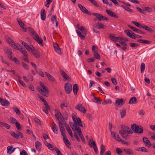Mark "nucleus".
<instances>
[{"mask_svg": "<svg viewBox=\"0 0 155 155\" xmlns=\"http://www.w3.org/2000/svg\"><path fill=\"white\" fill-rule=\"evenodd\" d=\"M70 126L73 130L77 131L79 133L78 135L81 139L83 143L85 144H86V142L84 137L83 135L81 133V130L79 127L75 126L74 123L72 122L70 123Z\"/></svg>", "mask_w": 155, "mask_h": 155, "instance_id": "nucleus-1", "label": "nucleus"}, {"mask_svg": "<svg viewBox=\"0 0 155 155\" xmlns=\"http://www.w3.org/2000/svg\"><path fill=\"white\" fill-rule=\"evenodd\" d=\"M131 128L135 133L142 134L143 132V128L141 126L137 125L135 124L131 125Z\"/></svg>", "mask_w": 155, "mask_h": 155, "instance_id": "nucleus-2", "label": "nucleus"}, {"mask_svg": "<svg viewBox=\"0 0 155 155\" xmlns=\"http://www.w3.org/2000/svg\"><path fill=\"white\" fill-rule=\"evenodd\" d=\"M40 84L42 88L43 89H40V90H38V91L40 92V91L41 94L43 96L46 97L48 96V93L49 92V90L47 89L46 86H45L44 84L41 82V81L40 82Z\"/></svg>", "mask_w": 155, "mask_h": 155, "instance_id": "nucleus-3", "label": "nucleus"}, {"mask_svg": "<svg viewBox=\"0 0 155 155\" xmlns=\"http://www.w3.org/2000/svg\"><path fill=\"white\" fill-rule=\"evenodd\" d=\"M121 129L119 130V133H126L130 134H133L132 131L129 127L124 125H122L121 127Z\"/></svg>", "mask_w": 155, "mask_h": 155, "instance_id": "nucleus-4", "label": "nucleus"}, {"mask_svg": "<svg viewBox=\"0 0 155 155\" xmlns=\"http://www.w3.org/2000/svg\"><path fill=\"white\" fill-rule=\"evenodd\" d=\"M88 145L91 148H92L93 147L96 153L98 154V150L96 144L92 138L91 139L89 140Z\"/></svg>", "mask_w": 155, "mask_h": 155, "instance_id": "nucleus-5", "label": "nucleus"}, {"mask_svg": "<svg viewBox=\"0 0 155 155\" xmlns=\"http://www.w3.org/2000/svg\"><path fill=\"white\" fill-rule=\"evenodd\" d=\"M55 116L57 120L59 121V122H60L61 123L65 124V122L64 120V118L61 113L59 111L57 110V112L55 114Z\"/></svg>", "mask_w": 155, "mask_h": 155, "instance_id": "nucleus-6", "label": "nucleus"}, {"mask_svg": "<svg viewBox=\"0 0 155 155\" xmlns=\"http://www.w3.org/2000/svg\"><path fill=\"white\" fill-rule=\"evenodd\" d=\"M64 88L66 93L69 94L72 91V86L70 83H67L65 84Z\"/></svg>", "mask_w": 155, "mask_h": 155, "instance_id": "nucleus-7", "label": "nucleus"}, {"mask_svg": "<svg viewBox=\"0 0 155 155\" xmlns=\"http://www.w3.org/2000/svg\"><path fill=\"white\" fill-rule=\"evenodd\" d=\"M75 108L81 111V112L85 114L86 112V110L84 107L81 104H79L75 106Z\"/></svg>", "mask_w": 155, "mask_h": 155, "instance_id": "nucleus-8", "label": "nucleus"}, {"mask_svg": "<svg viewBox=\"0 0 155 155\" xmlns=\"http://www.w3.org/2000/svg\"><path fill=\"white\" fill-rule=\"evenodd\" d=\"M128 26L129 28L131 29L133 31L139 34H144L145 33L143 32H142L141 30L140 29H137L135 27H134L133 26H132L130 25H128Z\"/></svg>", "mask_w": 155, "mask_h": 155, "instance_id": "nucleus-9", "label": "nucleus"}, {"mask_svg": "<svg viewBox=\"0 0 155 155\" xmlns=\"http://www.w3.org/2000/svg\"><path fill=\"white\" fill-rule=\"evenodd\" d=\"M106 11L108 15L111 17H114L116 18H117L118 17V16L116 14L110 10L106 9Z\"/></svg>", "mask_w": 155, "mask_h": 155, "instance_id": "nucleus-10", "label": "nucleus"}, {"mask_svg": "<svg viewBox=\"0 0 155 155\" xmlns=\"http://www.w3.org/2000/svg\"><path fill=\"white\" fill-rule=\"evenodd\" d=\"M54 47L55 51L59 54H61V48L59 47L58 44L56 43H54Z\"/></svg>", "mask_w": 155, "mask_h": 155, "instance_id": "nucleus-11", "label": "nucleus"}, {"mask_svg": "<svg viewBox=\"0 0 155 155\" xmlns=\"http://www.w3.org/2000/svg\"><path fill=\"white\" fill-rule=\"evenodd\" d=\"M17 20L20 26L24 30L25 32H26L27 28L25 27V25L23 22L19 18H17Z\"/></svg>", "mask_w": 155, "mask_h": 155, "instance_id": "nucleus-12", "label": "nucleus"}, {"mask_svg": "<svg viewBox=\"0 0 155 155\" xmlns=\"http://www.w3.org/2000/svg\"><path fill=\"white\" fill-rule=\"evenodd\" d=\"M124 104L122 99H117L116 100L114 105L116 106H118L119 105H122Z\"/></svg>", "mask_w": 155, "mask_h": 155, "instance_id": "nucleus-13", "label": "nucleus"}, {"mask_svg": "<svg viewBox=\"0 0 155 155\" xmlns=\"http://www.w3.org/2000/svg\"><path fill=\"white\" fill-rule=\"evenodd\" d=\"M60 73L61 75L63 78L66 80L69 81L68 80L70 79V78L64 71L62 70H61L60 71Z\"/></svg>", "mask_w": 155, "mask_h": 155, "instance_id": "nucleus-14", "label": "nucleus"}, {"mask_svg": "<svg viewBox=\"0 0 155 155\" xmlns=\"http://www.w3.org/2000/svg\"><path fill=\"white\" fill-rule=\"evenodd\" d=\"M0 102L2 105L3 106H8L10 105V103L8 100L1 98H0Z\"/></svg>", "mask_w": 155, "mask_h": 155, "instance_id": "nucleus-15", "label": "nucleus"}, {"mask_svg": "<svg viewBox=\"0 0 155 155\" xmlns=\"http://www.w3.org/2000/svg\"><path fill=\"white\" fill-rule=\"evenodd\" d=\"M19 47H20L19 50L25 56H28V54L26 50L21 45H19Z\"/></svg>", "mask_w": 155, "mask_h": 155, "instance_id": "nucleus-16", "label": "nucleus"}, {"mask_svg": "<svg viewBox=\"0 0 155 155\" xmlns=\"http://www.w3.org/2000/svg\"><path fill=\"white\" fill-rule=\"evenodd\" d=\"M44 104L45 105V107L43 108V111L46 114H48V111L50 110L51 107L47 103V102L46 103H45Z\"/></svg>", "mask_w": 155, "mask_h": 155, "instance_id": "nucleus-17", "label": "nucleus"}, {"mask_svg": "<svg viewBox=\"0 0 155 155\" xmlns=\"http://www.w3.org/2000/svg\"><path fill=\"white\" fill-rule=\"evenodd\" d=\"M6 54H7L8 58L10 60H12V51L11 49H7L6 51Z\"/></svg>", "mask_w": 155, "mask_h": 155, "instance_id": "nucleus-18", "label": "nucleus"}, {"mask_svg": "<svg viewBox=\"0 0 155 155\" xmlns=\"http://www.w3.org/2000/svg\"><path fill=\"white\" fill-rule=\"evenodd\" d=\"M138 102V101L135 97H132L130 99L129 104H136Z\"/></svg>", "mask_w": 155, "mask_h": 155, "instance_id": "nucleus-19", "label": "nucleus"}, {"mask_svg": "<svg viewBox=\"0 0 155 155\" xmlns=\"http://www.w3.org/2000/svg\"><path fill=\"white\" fill-rule=\"evenodd\" d=\"M41 18L42 20H45L46 18V14L45 10L44 9H42L41 12Z\"/></svg>", "mask_w": 155, "mask_h": 155, "instance_id": "nucleus-20", "label": "nucleus"}, {"mask_svg": "<svg viewBox=\"0 0 155 155\" xmlns=\"http://www.w3.org/2000/svg\"><path fill=\"white\" fill-rule=\"evenodd\" d=\"M31 52L36 58H38L40 57V54L39 51L35 50H32Z\"/></svg>", "mask_w": 155, "mask_h": 155, "instance_id": "nucleus-21", "label": "nucleus"}, {"mask_svg": "<svg viewBox=\"0 0 155 155\" xmlns=\"http://www.w3.org/2000/svg\"><path fill=\"white\" fill-rule=\"evenodd\" d=\"M45 74L47 77L48 80L51 81H55V79L54 77L47 72H45Z\"/></svg>", "mask_w": 155, "mask_h": 155, "instance_id": "nucleus-22", "label": "nucleus"}, {"mask_svg": "<svg viewBox=\"0 0 155 155\" xmlns=\"http://www.w3.org/2000/svg\"><path fill=\"white\" fill-rule=\"evenodd\" d=\"M78 84H75L73 86V90L74 94L75 95L77 94V92L78 89Z\"/></svg>", "mask_w": 155, "mask_h": 155, "instance_id": "nucleus-23", "label": "nucleus"}, {"mask_svg": "<svg viewBox=\"0 0 155 155\" xmlns=\"http://www.w3.org/2000/svg\"><path fill=\"white\" fill-rule=\"evenodd\" d=\"M124 152L130 155H132L133 154V151L131 149L126 148L124 149Z\"/></svg>", "mask_w": 155, "mask_h": 155, "instance_id": "nucleus-24", "label": "nucleus"}, {"mask_svg": "<svg viewBox=\"0 0 155 155\" xmlns=\"http://www.w3.org/2000/svg\"><path fill=\"white\" fill-rule=\"evenodd\" d=\"M143 142L147 146H151V142L146 137H144L143 138Z\"/></svg>", "mask_w": 155, "mask_h": 155, "instance_id": "nucleus-25", "label": "nucleus"}, {"mask_svg": "<svg viewBox=\"0 0 155 155\" xmlns=\"http://www.w3.org/2000/svg\"><path fill=\"white\" fill-rule=\"evenodd\" d=\"M92 15L95 16L99 21L102 20V15L97 13H92Z\"/></svg>", "mask_w": 155, "mask_h": 155, "instance_id": "nucleus-26", "label": "nucleus"}, {"mask_svg": "<svg viewBox=\"0 0 155 155\" xmlns=\"http://www.w3.org/2000/svg\"><path fill=\"white\" fill-rule=\"evenodd\" d=\"M126 109L125 108H123L122 109L120 112L121 118H124L126 116Z\"/></svg>", "mask_w": 155, "mask_h": 155, "instance_id": "nucleus-27", "label": "nucleus"}, {"mask_svg": "<svg viewBox=\"0 0 155 155\" xmlns=\"http://www.w3.org/2000/svg\"><path fill=\"white\" fill-rule=\"evenodd\" d=\"M92 101L94 102H96L98 104H100L101 102V100L100 97H95L92 100Z\"/></svg>", "mask_w": 155, "mask_h": 155, "instance_id": "nucleus-28", "label": "nucleus"}, {"mask_svg": "<svg viewBox=\"0 0 155 155\" xmlns=\"http://www.w3.org/2000/svg\"><path fill=\"white\" fill-rule=\"evenodd\" d=\"M35 40L40 45L42 46H43V44H42L43 40L42 39H40L39 36L36 38L35 39Z\"/></svg>", "mask_w": 155, "mask_h": 155, "instance_id": "nucleus-29", "label": "nucleus"}, {"mask_svg": "<svg viewBox=\"0 0 155 155\" xmlns=\"http://www.w3.org/2000/svg\"><path fill=\"white\" fill-rule=\"evenodd\" d=\"M78 29L80 30L84 35H86L87 33V31L84 27L82 26H81L80 28H78Z\"/></svg>", "mask_w": 155, "mask_h": 155, "instance_id": "nucleus-30", "label": "nucleus"}, {"mask_svg": "<svg viewBox=\"0 0 155 155\" xmlns=\"http://www.w3.org/2000/svg\"><path fill=\"white\" fill-rule=\"evenodd\" d=\"M137 41L140 43L145 44H149L151 43V41L139 39Z\"/></svg>", "mask_w": 155, "mask_h": 155, "instance_id": "nucleus-31", "label": "nucleus"}, {"mask_svg": "<svg viewBox=\"0 0 155 155\" xmlns=\"http://www.w3.org/2000/svg\"><path fill=\"white\" fill-rule=\"evenodd\" d=\"M64 124V123H61L60 122H59V127L60 129V130L61 132H63L64 131H65V130L63 126V124Z\"/></svg>", "mask_w": 155, "mask_h": 155, "instance_id": "nucleus-32", "label": "nucleus"}, {"mask_svg": "<svg viewBox=\"0 0 155 155\" xmlns=\"http://www.w3.org/2000/svg\"><path fill=\"white\" fill-rule=\"evenodd\" d=\"M101 151L100 152L101 155H104V153L106 150L105 146L103 144H101Z\"/></svg>", "mask_w": 155, "mask_h": 155, "instance_id": "nucleus-33", "label": "nucleus"}, {"mask_svg": "<svg viewBox=\"0 0 155 155\" xmlns=\"http://www.w3.org/2000/svg\"><path fill=\"white\" fill-rule=\"evenodd\" d=\"M97 24L99 26L97 27L96 26V28H97L98 29H100L101 28H104V26H105L104 25L98 21L97 22Z\"/></svg>", "mask_w": 155, "mask_h": 155, "instance_id": "nucleus-34", "label": "nucleus"}, {"mask_svg": "<svg viewBox=\"0 0 155 155\" xmlns=\"http://www.w3.org/2000/svg\"><path fill=\"white\" fill-rule=\"evenodd\" d=\"M35 147L37 149L39 150H41V144L40 142H36L35 143Z\"/></svg>", "mask_w": 155, "mask_h": 155, "instance_id": "nucleus-35", "label": "nucleus"}, {"mask_svg": "<svg viewBox=\"0 0 155 155\" xmlns=\"http://www.w3.org/2000/svg\"><path fill=\"white\" fill-rule=\"evenodd\" d=\"M109 38L111 40L115 41H118V37H115L113 36L110 35L109 36Z\"/></svg>", "mask_w": 155, "mask_h": 155, "instance_id": "nucleus-36", "label": "nucleus"}, {"mask_svg": "<svg viewBox=\"0 0 155 155\" xmlns=\"http://www.w3.org/2000/svg\"><path fill=\"white\" fill-rule=\"evenodd\" d=\"M5 39L6 41L10 44H13L14 43L13 41L8 37H7L5 38Z\"/></svg>", "mask_w": 155, "mask_h": 155, "instance_id": "nucleus-37", "label": "nucleus"}, {"mask_svg": "<svg viewBox=\"0 0 155 155\" xmlns=\"http://www.w3.org/2000/svg\"><path fill=\"white\" fill-rule=\"evenodd\" d=\"M119 134H121L123 137L126 139H127L128 137H130V136L128 134V133H122L121 132Z\"/></svg>", "mask_w": 155, "mask_h": 155, "instance_id": "nucleus-38", "label": "nucleus"}, {"mask_svg": "<svg viewBox=\"0 0 155 155\" xmlns=\"http://www.w3.org/2000/svg\"><path fill=\"white\" fill-rule=\"evenodd\" d=\"M78 7L84 13L85 11L87 10V9L85 8V7L82 6L80 4H78Z\"/></svg>", "mask_w": 155, "mask_h": 155, "instance_id": "nucleus-39", "label": "nucleus"}, {"mask_svg": "<svg viewBox=\"0 0 155 155\" xmlns=\"http://www.w3.org/2000/svg\"><path fill=\"white\" fill-rule=\"evenodd\" d=\"M121 7L129 12H133V10L132 9L124 5H121Z\"/></svg>", "mask_w": 155, "mask_h": 155, "instance_id": "nucleus-40", "label": "nucleus"}, {"mask_svg": "<svg viewBox=\"0 0 155 155\" xmlns=\"http://www.w3.org/2000/svg\"><path fill=\"white\" fill-rule=\"evenodd\" d=\"M25 48L31 52L32 50H35V48L33 45H31L30 46L29 45L27 46Z\"/></svg>", "mask_w": 155, "mask_h": 155, "instance_id": "nucleus-41", "label": "nucleus"}, {"mask_svg": "<svg viewBox=\"0 0 155 155\" xmlns=\"http://www.w3.org/2000/svg\"><path fill=\"white\" fill-rule=\"evenodd\" d=\"M11 136L14 137V138L16 139H18V135L14 131H11V133H10Z\"/></svg>", "mask_w": 155, "mask_h": 155, "instance_id": "nucleus-42", "label": "nucleus"}, {"mask_svg": "<svg viewBox=\"0 0 155 155\" xmlns=\"http://www.w3.org/2000/svg\"><path fill=\"white\" fill-rule=\"evenodd\" d=\"M112 103L110 99H107L104 101L102 102V104L103 105L107 104H111Z\"/></svg>", "mask_w": 155, "mask_h": 155, "instance_id": "nucleus-43", "label": "nucleus"}, {"mask_svg": "<svg viewBox=\"0 0 155 155\" xmlns=\"http://www.w3.org/2000/svg\"><path fill=\"white\" fill-rule=\"evenodd\" d=\"M52 129L54 133L58 134V129L57 126H52Z\"/></svg>", "mask_w": 155, "mask_h": 155, "instance_id": "nucleus-44", "label": "nucleus"}, {"mask_svg": "<svg viewBox=\"0 0 155 155\" xmlns=\"http://www.w3.org/2000/svg\"><path fill=\"white\" fill-rule=\"evenodd\" d=\"M88 1L90 2L92 4L95 5V6L98 7L99 6V5L97 3L96 1L95 0H88Z\"/></svg>", "mask_w": 155, "mask_h": 155, "instance_id": "nucleus-45", "label": "nucleus"}, {"mask_svg": "<svg viewBox=\"0 0 155 155\" xmlns=\"http://www.w3.org/2000/svg\"><path fill=\"white\" fill-rule=\"evenodd\" d=\"M63 141L66 144V146H67V144H68L69 145H71V144L69 141L68 140V138L67 137H64V138H63Z\"/></svg>", "mask_w": 155, "mask_h": 155, "instance_id": "nucleus-46", "label": "nucleus"}, {"mask_svg": "<svg viewBox=\"0 0 155 155\" xmlns=\"http://www.w3.org/2000/svg\"><path fill=\"white\" fill-rule=\"evenodd\" d=\"M132 23L137 27L140 28H141V27H142L143 25L136 21H133L132 22Z\"/></svg>", "mask_w": 155, "mask_h": 155, "instance_id": "nucleus-47", "label": "nucleus"}, {"mask_svg": "<svg viewBox=\"0 0 155 155\" xmlns=\"http://www.w3.org/2000/svg\"><path fill=\"white\" fill-rule=\"evenodd\" d=\"M9 121L11 123L13 124H15V123L17 122L16 119L13 117H10L9 119Z\"/></svg>", "mask_w": 155, "mask_h": 155, "instance_id": "nucleus-48", "label": "nucleus"}, {"mask_svg": "<svg viewBox=\"0 0 155 155\" xmlns=\"http://www.w3.org/2000/svg\"><path fill=\"white\" fill-rule=\"evenodd\" d=\"M54 149L57 153V155H62L61 151L59 150L58 148L56 147H54Z\"/></svg>", "mask_w": 155, "mask_h": 155, "instance_id": "nucleus-49", "label": "nucleus"}, {"mask_svg": "<svg viewBox=\"0 0 155 155\" xmlns=\"http://www.w3.org/2000/svg\"><path fill=\"white\" fill-rule=\"evenodd\" d=\"M111 135L113 136L114 139L115 140L116 139V138L117 137L118 134L114 131H111Z\"/></svg>", "mask_w": 155, "mask_h": 155, "instance_id": "nucleus-50", "label": "nucleus"}, {"mask_svg": "<svg viewBox=\"0 0 155 155\" xmlns=\"http://www.w3.org/2000/svg\"><path fill=\"white\" fill-rule=\"evenodd\" d=\"M94 56L96 59H99L101 58L99 54L97 52L94 53Z\"/></svg>", "mask_w": 155, "mask_h": 155, "instance_id": "nucleus-51", "label": "nucleus"}, {"mask_svg": "<svg viewBox=\"0 0 155 155\" xmlns=\"http://www.w3.org/2000/svg\"><path fill=\"white\" fill-rule=\"evenodd\" d=\"M21 64L24 68L26 70L29 69V67L28 64L23 62L21 63Z\"/></svg>", "mask_w": 155, "mask_h": 155, "instance_id": "nucleus-52", "label": "nucleus"}, {"mask_svg": "<svg viewBox=\"0 0 155 155\" xmlns=\"http://www.w3.org/2000/svg\"><path fill=\"white\" fill-rule=\"evenodd\" d=\"M145 65L144 63H142L141 65L140 68L141 73H142L144 71L145 69Z\"/></svg>", "mask_w": 155, "mask_h": 155, "instance_id": "nucleus-53", "label": "nucleus"}, {"mask_svg": "<svg viewBox=\"0 0 155 155\" xmlns=\"http://www.w3.org/2000/svg\"><path fill=\"white\" fill-rule=\"evenodd\" d=\"M12 46L13 47H14V49H17V50H19L20 47L19 46L18 47L16 44H15L14 42V43H13V44H11Z\"/></svg>", "mask_w": 155, "mask_h": 155, "instance_id": "nucleus-54", "label": "nucleus"}, {"mask_svg": "<svg viewBox=\"0 0 155 155\" xmlns=\"http://www.w3.org/2000/svg\"><path fill=\"white\" fill-rule=\"evenodd\" d=\"M116 151L117 153L119 155H121V153H122V151L121 149L119 148H117L116 149Z\"/></svg>", "mask_w": 155, "mask_h": 155, "instance_id": "nucleus-55", "label": "nucleus"}, {"mask_svg": "<svg viewBox=\"0 0 155 155\" xmlns=\"http://www.w3.org/2000/svg\"><path fill=\"white\" fill-rule=\"evenodd\" d=\"M38 97L42 101H43L44 104L47 103V102L44 97L41 96H38Z\"/></svg>", "mask_w": 155, "mask_h": 155, "instance_id": "nucleus-56", "label": "nucleus"}, {"mask_svg": "<svg viewBox=\"0 0 155 155\" xmlns=\"http://www.w3.org/2000/svg\"><path fill=\"white\" fill-rule=\"evenodd\" d=\"M12 61H14L16 63L18 64H20V61H19L15 57H14V59H12Z\"/></svg>", "mask_w": 155, "mask_h": 155, "instance_id": "nucleus-57", "label": "nucleus"}, {"mask_svg": "<svg viewBox=\"0 0 155 155\" xmlns=\"http://www.w3.org/2000/svg\"><path fill=\"white\" fill-rule=\"evenodd\" d=\"M12 146H8L7 148V152L8 153H9L10 154V152H11L12 149L13 148Z\"/></svg>", "mask_w": 155, "mask_h": 155, "instance_id": "nucleus-58", "label": "nucleus"}, {"mask_svg": "<svg viewBox=\"0 0 155 155\" xmlns=\"http://www.w3.org/2000/svg\"><path fill=\"white\" fill-rule=\"evenodd\" d=\"M13 109L14 111L17 114L19 115L20 114V111L17 107H14Z\"/></svg>", "mask_w": 155, "mask_h": 155, "instance_id": "nucleus-59", "label": "nucleus"}, {"mask_svg": "<svg viewBox=\"0 0 155 155\" xmlns=\"http://www.w3.org/2000/svg\"><path fill=\"white\" fill-rule=\"evenodd\" d=\"M130 30H126L124 31L125 33L129 37V36L131 35V32L130 31Z\"/></svg>", "mask_w": 155, "mask_h": 155, "instance_id": "nucleus-60", "label": "nucleus"}, {"mask_svg": "<svg viewBox=\"0 0 155 155\" xmlns=\"http://www.w3.org/2000/svg\"><path fill=\"white\" fill-rule=\"evenodd\" d=\"M136 9L140 13H143L145 14V13L144 12V10L138 7H136Z\"/></svg>", "mask_w": 155, "mask_h": 155, "instance_id": "nucleus-61", "label": "nucleus"}, {"mask_svg": "<svg viewBox=\"0 0 155 155\" xmlns=\"http://www.w3.org/2000/svg\"><path fill=\"white\" fill-rule=\"evenodd\" d=\"M20 155H28L27 152L25 150H22L21 152H20Z\"/></svg>", "mask_w": 155, "mask_h": 155, "instance_id": "nucleus-62", "label": "nucleus"}, {"mask_svg": "<svg viewBox=\"0 0 155 155\" xmlns=\"http://www.w3.org/2000/svg\"><path fill=\"white\" fill-rule=\"evenodd\" d=\"M15 124L16 128L18 130H19L21 129V126L20 124L18 122H17L16 123H15Z\"/></svg>", "mask_w": 155, "mask_h": 155, "instance_id": "nucleus-63", "label": "nucleus"}, {"mask_svg": "<svg viewBox=\"0 0 155 155\" xmlns=\"http://www.w3.org/2000/svg\"><path fill=\"white\" fill-rule=\"evenodd\" d=\"M140 151H141L143 152H148L147 150L145 147H140Z\"/></svg>", "mask_w": 155, "mask_h": 155, "instance_id": "nucleus-64", "label": "nucleus"}]
</instances>
